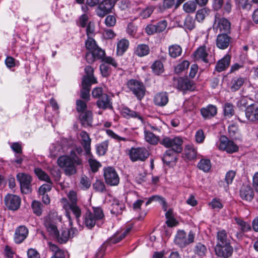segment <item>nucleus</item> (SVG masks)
<instances>
[{
    "instance_id": "0e129e2a",
    "label": "nucleus",
    "mask_w": 258,
    "mask_h": 258,
    "mask_svg": "<svg viewBox=\"0 0 258 258\" xmlns=\"http://www.w3.org/2000/svg\"><path fill=\"white\" fill-rule=\"evenodd\" d=\"M212 209H221L223 207V205L222 204L220 200L217 199H213L212 201L209 203Z\"/></svg>"
},
{
    "instance_id": "69168bd1",
    "label": "nucleus",
    "mask_w": 258,
    "mask_h": 258,
    "mask_svg": "<svg viewBox=\"0 0 258 258\" xmlns=\"http://www.w3.org/2000/svg\"><path fill=\"white\" fill-rule=\"evenodd\" d=\"M184 25L187 29L192 30L195 27V20L190 16L187 17L184 20Z\"/></svg>"
},
{
    "instance_id": "a878e982",
    "label": "nucleus",
    "mask_w": 258,
    "mask_h": 258,
    "mask_svg": "<svg viewBox=\"0 0 258 258\" xmlns=\"http://www.w3.org/2000/svg\"><path fill=\"white\" fill-rule=\"evenodd\" d=\"M230 60L231 55L229 54H226L217 61L215 66V71L220 73L226 70L230 65Z\"/></svg>"
},
{
    "instance_id": "4468645a",
    "label": "nucleus",
    "mask_w": 258,
    "mask_h": 258,
    "mask_svg": "<svg viewBox=\"0 0 258 258\" xmlns=\"http://www.w3.org/2000/svg\"><path fill=\"white\" fill-rule=\"evenodd\" d=\"M234 220L238 228V230L234 231L235 235L238 240H242L244 236V233L251 230V225L248 222L238 217H235Z\"/></svg>"
},
{
    "instance_id": "ea45409f",
    "label": "nucleus",
    "mask_w": 258,
    "mask_h": 258,
    "mask_svg": "<svg viewBox=\"0 0 258 258\" xmlns=\"http://www.w3.org/2000/svg\"><path fill=\"white\" fill-rule=\"evenodd\" d=\"M150 52V48L148 45L142 44L137 46L135 53L139 56L142 57L148 55Z\"/></svg>"
},
{
    "instance_id": "ddd939ff",
    "label": "nucleus",
    "mask_w": 258,
    "mask_h": 258,
    "mask_svg": "<svg viewBox=\"0 0 258 258\" xmlns=\"http://www.w3.org/2000/svg\"><path fill=\"white\" fill-rule=\"evenodd\" d=\"M217 146L219 150L225 151L228 153H233L238 150V147L225 136L220 137Z\"/></svg>"
},
{
    "instance_id": "864d4df0",
    "label": "nucleus",
    "mask_w": 258,
    "mask_h": 258,
    "mask_svg": "<svg viewBox=\"0 0 258 258\" xmlns=\"http://www.w3.org/2000/svg\"><path fill=\"white\" fill-rule=\"evenodd\" d=\"M87 102L85 100L78 99L76 101V110L80 113L86 111L87 108Z\"/></svg>"
},
{
    "instance_id": "f704fd0d",
    "label": "nucleus",
    "mask_w": 258,
    "mask_h": 258,
    "mask_svg": "<svg viewBox=\"0 0 258 258\" xmlns=\"http://www.w3.org/2000/svg\"><path fill=\"white\" fill-rule=\"evenodd\" d=\"M211 10L207 7H204L198 10L196 14V19L199 22H203L205 19L210 15Z\"/></svg>"
},
{
    "instance_id": "79ce46f5",
    "label": "nucleus",
    "mask_w": 258,
    "mask_h": 258,
    "mask_svg": "<svg viewBox=\"0 0 258 258\" xmlns=\"http://www.w3.org/2000/svg\"><path fill=\"white\" fill-rule=\"evenodd\" d=\"M194 252L195 254L199 256H204L206 255L207 252L206 246L201 242L196 244L194 249Z\"/></svg>"
},
{
    "instance_id": "f257e3e1",
    "label": "nucleus",
    "mask_w": 258,
    "mask_h": 258,
    "mask_svg": "<svg viewBox=\"0 0 258 258\" xmlns=\"http://www.w3.org/2000/svg\"><path fill=\"white\" fill-rule=\"evenodd\" d=\"M83 149L81 147L72 150L69 155H62L57 160L58 166L67 176H71L77 172V167H83Z\"/></svg>"
},
{
    "instance_id": "de8ad7c7",
    "label": "nucleus",
    "mask_w": 258,
    "mask_h": 258,
    "mask_svg": "<svg viewBox=\"0 0 258 258\" xmlns=\"http://www.w3.org/2000/svg\"><path fill=\"white\" fill-rule=\"evenodd\" d=\"M153 201L159 202L162 205L164 210H167L166 203L165 199L163 198L158 196H153L148 199L147 202L145 204L146 206H147L150 204H151Z\"/></svg>"
},
{
    "instance_id": "bb28decb",
    "label": "nucleus",
    "mask_w": 258,
    "mask_h": 258,
    "mask_svg": "<svg viewBox=\"0 0 258 258\" xmlns=\"http://www.w3.org/2000/svg\"><path fill=\"white\" fill-rule=\"evenodd\" d=\"M96 104L98 108L103 110L113 109L112 102L107 94H104L101 97L99 98L96 102Z\"/></svg>"
},
{
    "instance_id": "3c124183",
    "label": "nucleus",
    "mask_w": 258,
    "mask_h": 258,
    "mask_svg": "<svg viewBox=\"0 0 258 258\" xmlns=\"http://www.w3.org/2000/svg\"><path fill=\"white\" fill-rule=\"evenodd\" d=\"M153 72L156 75H159L164 72L163 64L159 60L155 61L152 65Z\"/></svg>"
},
{
    "instance_id": "4be33fe9",
    "label": "nucleus",
    "mask_w": 258,
    "mask_h": 258,
    "mask_svg": "<svg viewBox=\"0 0 258 258\" xmlns=\"http://www.w3.org/2000/svg\"><path fill=\"white\" fill-rule=\"evenodd\" d=\"M245 116L250 121L258 120V105L250 104L245 110Z\"/></svg>"
},
{
    "instance_id": "e433bc0d",
    "label": "nucleus",
    "mask_w": 258,
    "mask_h": 258,
    "mask_svg": "<svg viewBox=\"0 0 258 258\" xmlns=\"http://www.w3.org/2000/svg\"><path fill=\"white\" fill-rule=\"evenodd\" d=\"M217 242L216 245L228 244L230 243V240L227 238V234L225 230L219 231L217 234Z\"/></svg>"
},
{
    "instance_id": "6e6d98bb",
    "label": "nucleus",
    "mask_w": 258,
    "mask_h": 258,
    "mask_svg": "<svg viewBox=\"0 0 258 258\" xmlns=\"http://www.w3.org/2000/svg\"><path fill=\"white\" fill-rule=\"evenodd\" d=\"M224 112L225 116L228 117L232 116L234 114L233 105L230 103H226L224 105Z\"/></svg>"
},
{
    "instance_id": "2f4dec72",
    "label": "nucleus",
    "mask_w": 258,
    "mask_h": 258,
    "mask_svg": "<svg viewBox=\"0 0 258 258\" xmlns=\"http://www.w3.org/2000/svg\"><path fill=\"white\" fill-rule=\"evenodd\" d=\"M130 42L128 40L122 38L119 40L116 45V54L117 55H122L127 50Z\"/></svg>"
},
{
    "instance_id": "e2e57ef3",
    "label": "nucleus",
    "mask_w": 258,
    "mask_h": 258,
    "mask_svg": "<svg viewBox=\"0 0 258 258\" xmlns=\"http://www.w3.org/2000/svg\"><path fill=\"white\" fill-rule=\"evenodd\" d=\"M154 25L155 26L157 33H160L165 30L167 26V22L166 20H162Z\"/></svg>"
},
{
    "instance_id": "6e6552de",
    "label": "nucleus",
    "mask_w": 258,
    "mask_h": 258,
    "mask_svg": "<svg viewBox=\"0 0 258 258\" xmlns=\"http://www.w3.org/2000/svg\"><path fill=\"white\" fill-rule=\"evenodd\" d=\"M34 172L40 180L47 182V183L43 184L39 188L38 192L39 195H44L47 192L49 191L51 189L52 184V182L50 177L39 168H35L34 169Z\"/></svg>"
},
{
    "instance_id": "f3484780",
    "label": "nucleus",
    "mask_w": 258,
    "mask_h": 258,
    "mask_svg": "<svg viewBox=\"0 0 258 258\" xmlns=\"http://www.w3.org/2000/svg\"><path fill=\"white\" fill-rule=\"evenodd\" d=\"M114 6L108 0H103L99 3L96 9V13L98 16L101 18L110 13Z\"/></svg>"
},
{
    "instance_id": "a211bd4d",
    "label": "nucleus",
    "mask_w": 258,
    "mask_h": 258,
    "mask_svg": "<svg viewBox=\"0 0 258 258\" xmlns=\"http://www.w3.org/2000/svg\"><path fill=\"white\" fill-rule=\"evenodd\" d=\"M216 254L222 258H229L233 252V248L230 243L220 245H216L215 248Z\"/></svg>"
},
{
    "instance_id": "72a5a7b5",
    "label": "nucleus",
    "mask_w": 258,
    "mask_h": 258,
    "mask_svg": "<svg viewBox=\"0 0 258 258\" xmlns=\"http://www.w3.org/2000/svg\"><path fill=\"white\" fill-rule=\"evenodd\" d=\"M111 213L116 215L121 214L122 211L124 209L125 206L121 202L117 199H114L111 204Z\"/></svg>"
},
{
    "instance_id": "37998d69",
    "label": "nucleus",
    "mask_w": 258,
    "mask_h": 258,
    "mask_svg": "<svg viewBox=\"0 0 258 258\" xmlns=\"http://www.w3.org/2000/svg\"><path fill=\"white\" fill-rule=\"evenodd\" d=\"M122 114L123 115L127 118H138L142 120L143 118L137 112L132 110L127 107H124L122 110Z\"/></svg>"
},
{
    "instance_id": "c03bdc74",
    "label": "nucleus",
    "mask_w": 258,
    "mask_h": 258,
    "mask_svg": "<svg viewBox=\"0 0 258 258\" xmlns=\"http://www.w3.org/2000/svg\"><path fill=\"white\" fill-rule=\"evenodd\" d=\"M108 142L104 141L96 146V150L97 154L99 156L104 155L108 149Z\"/></svg>"
},
{
    "instance_id": "774afa93",
    "label": "nucleus",
    "mask_w": 258,
    "mask_h": 258,
    "mask_svg": "<svg viewBox=\"0 0 258 258\" xmlns=\"http://www.w3.org/2000/svg\"><path fill=\"white\" fill-rule=\"evenodd\" d=\"M100 70L102 75L104 77H108L111 72L110 67L105 63H102L100 65Z\"/></svg>"
},
{
    "instance_id": "c85d7f7f",
    "label": "nucleus",
    "mask_w": 258,
    "mask_h": 258,
    "mask_svg": "<svg viewBox=\"0 0 258 258\" xmlns=\"http://www.w3.org/2000/svg\"><path fill=\"white\" fill-rule=\"evenodd\" d=\"M217 112V108L216 106L213 105H209L206 107H203L201 109V113L203 117L205 119H209L214 116Z\"/></svg>"
},
{
    "instance_id": "9d476101",
    "label": "nucleus",
    "mask_w": 258,
    "mask_h": 258,
    "mask_svg": "<svg viewBox=\"0 0 258 258\" xmlns=\"http://www.w3.org/2000/svg\"><path fill=\"white\" fill-rule=\"evenodd\" d=\"M16 177L20 183L22 192L25 194H28L31 192L32 177L25 173H19L17 174Z\"/></svg>"
},
{
    "instance_id": "473e14b6",
    "label": "nucleus",
    "mask_w": 258,
    "mask_h": 258,
    "mask_svg": "<svg viewBox=\"0 0 258 258\" xmlns=\"http://www.w3.org/2000/svg\"><path fill=\"white\" fill-rule=\"evenodd\" d=\"M144 139L145 141L149 144L156 145L158 142L160 143V140L158 136H156L153 133L145 128L144 130Z\"/></svg>"
},
{
    "instance_id": "7ed1b4c3",
    "label": "nucleus",
    "mask_w": 258,
    "mask_h": 258,
    "mask_svg": "<svg viewBox=\"0 0 258 258\" xmlns=\"http://www.w3.org/2000/svg\"><path fill=\"white\" fill-rule=\"evenodd\" d=\"M102 209L99 207H92V210H88L83 216V223L88 229H92L95 225H99L104 219Z\"/></svg>"
},
{
    "instance_id": "0eeeda50",
    "label": "nucleus",
    "mask_w": 258,
    "mask_h": 258,
    "mask_svg": "<svg viewBox=\"0 0 258 258\" xmlns=\"http://www.w3.org/2000/svg\"><path fill=\"white\" fill-rule=\"evenodd\" d=\"M126 86L138 100H141L144 98L146 88L142 82L135 79H131L127 81Z\"/></svg>"
},
{
    "instance_id": "13d9d810",
    "label": "nucleus",
    "mask_w": 258,
    "mask_h": 258,
    "mask_svg": "<svg viewBox=\"0 0 258 258\" xmlns=\"http://www.w3.org/2000/svg\"><path fill=\"white\" fill-rule=\"evenodd\" d=\"M174 152H175L173 151L172 149L166 151L163 157V161L164 162L166 163L167 164H169L174 158L173 156Z\"/></svg>"
},
{
    "instance_id": "680f3d73",
    "label": "nucleus",
    "mask_w": 258,
    "mask_h": 258,
    "mask_svg": "<svg viewBox=\"0 0 258 258\" xmlns=\"http://www.w3.org/2000/svg\"><path fill=\"white\" fill-rule=\"evenodd\" d=\"M251 99L247 97H242L237 102V105L239 108H245L249 106L248 104L251 102Z\"/></svg>"
},
{
    "instance_id": "bf43d9fd",
    "label": "nucleus",
    "mask_w": 258,
    "mask_h": 258,
    "mask_svg": "<svg viewBox=\"0 0 258 258\" xmlns=\"http://www.w3.org/2000/svg\"><path fill=\"white\" fill-rule=\"evenodd\" d=\"M105 54L103 55L102 58H100L99 59H101L102 61L104 62L105 63L109 64L111 65L114 68H117L118 67V63L116 61V60L111 57V56H105Z\"/></svg>"
},
{
    "instance_id": "c756f323",
    "label": "nucleus",
    "mask_w": 258,
    "mask_h": 258,
    "mask_svg": "<svg viewBox=\"0 0 258 258\" xmlns=\"http://www.w3.org/2000/svg\"><path fill=\"white\" fill-rule=\"evenodd\" d=\"M168 95L166 92L157 93L154 98L155 104L160 107L165 106L168 102Z\"/></svg>"
},
{
    "instance_id": "5701e85b",
    "label": "nucleus",
    "mask_w": 258,
    "mask_h": 258,
    "mask_svg": "<svg viewBox=\"0 0 258 258\" xmlns=\"http://www.w3.org/2000/svg\"><path fill=\"white\" fill-rule=\"evenodd\" d=\"M231 38L227 34L221 33L218 35L216 39V46L220 49H225L229 45Z\"/></svg>"
},
{
    "instance_id": "20e7f679",
    "label": "nucleus",
    "mask_w": 258,
    "mask_h": 258,
    "mask_svg": "<svg viewBox=\"0 0 258 258\" xmlns=\"http://www.w3.org/2000/svg\"><path fill=\"white\" fill-rule=\"evenodd\" d=\"M85 46L88 51L86 53V58L89 63L102 58L105 54L104 50L98 47L95 40L92 37L88 38L85 42Z\"/></svg>"
},
{
    "instance_id": "a18cd8bd",
    "label": "nucleus",
    "mask_w": 258,
    "mask_h": 258,
    "mask_svg": "<svg viewBox=\"0 0 258 258\" xmlns=\"http://www.w3.org/2000/svg\"><path fill=\"white\" fill-rule=\"evenodd\" d=\"M54 236L56 237L58 241L61 243H66L70 238L69 230L68 229L62 230L60 234L58 232V234Z\"/></svg>"
},
{
    "instance_id": "aec40b11",
    "label": "nucleus",
    "mask_w": 258,
    "mask_h": 258,
    "mask_svg": "<svg viewBox=\"0 0 258 258\" xmlns=\"http://www.w3.org/2000/svg\"><path fill=\"white\" fill-rule=\"evenodd\" d=\"M92 83L89 82V78L83 77L82 82V88L80 92L81 98L88 101L90 100V91Z\"/></svg>"
},
{
    "instance_id": "cd10ccee",
    "label": "nucleus",
    "mask_w": 258,
    "mask_h": 258,
    "mask_svg": "<svg viewBox=\"0 0 258 258\" xmlns=\"http://www.w3.org/2000/svg\"><path fill=\"white\" fill-rule=\"evenodd\" d=\"M254 196L253 189L249 185L243 184L240 190V196L244 200L250 201Z\"/></svg>"
},
{
    "instance_id": "09e8293b",
    "label": "nucleus",
    "mask_w": 258,
    "mask_h": 258,
    "mask_svg": "<svg viewBox=\"0 0 258 258\" xmlns=\"http://www.w3.org/2000/svg\"><path fill=\"white\" fill-rule=\"evenodd\" d=\"M185 155L187 159L192 160L196 157L197 150L191 145L186 146L185 148Z\"/></svg>"
},
{
    "instance_id": "603ef678",
    "label": "nucleus",
    "mask_w": 258,
    "mask_h": 258,
    "mask_svg": "<svg viewBox=\"0 0 258 258\" xmlns=\"http://www.w3.org/2000/svg\"><path fill=\"white\" fill-rule=\"evenodd\" d=\"M42 204L37 201H33L31 204V208L34 214L38 216L42 214Z\"/></svg>"
},
{
    "instance_id": "6ab92c4d",
    "label": "nucleus",
    "mask_w": 258,
    "mask_h": 258,
    "mask_svg": "<svg viewBox=\"0 0 258 258\" xmlns=\"http://www.w3.org/2000/svg\"><path fill=\"white\" fill-rule=\"evenodd\" d=\"M58 219L51 217L48 215L44 218V225L47 231L53 235L58 234V229L56 225V221Z\"/></svg>"
},
{
    "instance_id": "f03ea898",
    "label": "nucleus",
    "mask_w": 258,
    "mask_h": 258,
    "mask_svg": "<svg viewBox=\"0 0 258 258\" xmlns=\"http://www.w3.org/2000/svg\"><path fill=\"white\" fill-rule=\"evenodd\" d=\"M67 198H63L60 200V203L63 209L65 210L66 216L69 220L70 224H72V219L71 216V212L75 216L78 222L82 215L81 208L78 205V197L77 192L74 190H70L67 194Z\"/></svg>"
},
{
    "instance_id": "f8f14e48",
    "label": "nucleus",
    "mask_w": 258,
    "mask_h": 258,
    "mask_svg": "<svg viewBox=\"0 0 258 258\" xmlns=\"http://www.w3.org/2000/svg\"><path fill=\"white\" fill-rule=\"evenodd\" d=\"M208 41L199 46L193 53V58L196 61H202L205 63L209 62L210 48L207 45Z\"/></svg>"
},
{
    "instance_id": "5fc2aeb1",
    "label": "nucleus",
    "mask_w": 258,
    "mask_h": 258,
    "mask_svg": "<svg viewBox=\"0 0 258 258\" xmlns=\"http://www.w3.org/2000/svg\"><path fill=\"white\" fill-rule=\"evenodd\" d=\"M189 66V63L187 60H184L181 63L178 64L174 69V71L176 74H179L187 69Z\"/></svg>"
},
{
    "instance_id": "4c0bfd02",
    "label": "nucleus",
    "mask_w": 258,
    "mask_h": 258,
    "mask_svg": "<svg viewBox=\"0 0 258 258\" xmlns=\"http://www.w3.org/2000/svg\"><path fill=\"white\" fill-rule=\"evenodd\" d=\"M49 248L53 252L51 258H65L66 255L63 250L60 249L57 245L51 243H49Z\"/></svg>"
},
{
    "instance_id": "49530a36",
    "label": "nucleus",
    "mask_w": 258,
    "mask_h": 258,
    "mask_svg": "<svg viewBox=\"0 0 258 258\" xmlns=\"http://www.w3.org/2000/svg\"><path fill=\"white\" fill-rule=\"evenodd\" d=\"M198 168L205 172H208L211 168V161L209 159H201L198 164Z\"/></svg>"
},
{
    "instance_id": "412c9836",
    "label": "nucleus",
    "mask_w": 258,
    "mask_h": 258,
    "mask_svg": "<svg viewBox=\"0 0 258 258\" xmlns=\"http://www.w3.org/2000/svg\"><path fill=\"white\" fill-rule=\"evenodd\" d=\"M80 143L83 146L86 155H91V139L89 134L85 131H82L80 133Z\"/></svg>"
},
{
    "instance_id": "b1692460",
    "label": "nucleus",
    "mask_w": 258,
    "mask_h": 258,
    "mask_svg": "<svg viewBox=\"0 0 258 258\" xmlns=\"http://www.w3.org/2000/svg\"><path fill=\"white\" fill-rule=\"evenodd\" d=\"M217 14L215 16V23L218 22V28L222 33L227 34L230 32L231 24L229 21L224 18H219Z\"/></svg>"
},
{
    "instance_id": "c9c22d12",
    "label": "nucleus",
    "mask_w": 258,
    "mask_h": 258,
    "mask_svg": "<svg viewBox=\"0 0 258 258\" xmlns=\"http://www.w3.org/2000/svg\"><path fill=\"white\" fill-rule=\"evenodd\" d=\"M182 49L181 47L176 44L171 45L168 47V54L169 56L173 58H175L182 54Z\"/></svg>"
},
{
    "instance_id": "39448f33",
    "label": "nucleus",
    "mask_w": 258,
    "mask_h": 258,
    "mask_svg": "<svg viewBox=\"0 0 258 258\" xmlns=\"http://www.w3.org/2000/svg\"><path fill=\"white\" fill-rule=\"evenodd\" d=\"M160 144L166 148H171L175 153H179L182 150L183 141L179 137L170 138L164 136L160 140Z\"/></svg>"
},
{
    "instance_id": "423d86ee",
    "label": "nucleus",
    "mask_w": 258,
    "mask_h": 258,
    "mask_svg": "<svg viewBox=\"0 0 258 258\" xmlns=\"http://www.w3.org/2000/svg\"><path fill=\"white\" fill-rule=\"evenodd\" d=\"M195 233L192 231H190L186 237V234L183 230H178L174 239V243L179 247L183 248L187 245L194 242Z\"/></svg>"
},
{
    "instance_id": "9b49d317",
    "label": "nucleus",
    "mask_w": 258,
    "mask_h": 258,
    "mask_svg": "<svg viewBox=\"0 0 258 258\" xmlns=\"http://www.w3.org/2000/svg\"><path fill=\"white\" fill-rule=\"evenodd\" d=\"M173 85L177 89L182 91H193L195 88V85L192 81L189 80L187 78H173Z\"/></svg>"
},
{
    "instance_id": "1a4fd4ad",
    "label": "nucleus",
    "mask_w": 258,
    "mask_h": 258,
    "mask_svg": "<svg viewBox=\"0 0 258 258\" xmlns=\"http://www.w3.org/2000/svg\"><path fill=\"white\" fill-rule=\"evenodd\" d=\"M103 177L106 183L110 186H116L119 183L118 174L113 167L107 166L103 168Z\"/></svg>"
},
{
    "instance_id": "393cba45",
    "label": "nucleus",
    "mask_w": 258,
    "mask_h": 258,
    "mask_svg": "<svg viewBox=\"0 0 258 258\" xmlns=\"http://www.w3.org/2000/svg\"><path fill=\"white\" fill-rule=\"evenodd\" d=\"M28 229L25 226H20L15 231L14 240L17 243H21L27 237Z\"/></svg>"
},
{
    "instance_id": "a19ab883",
    "label": "nucleus",
    "mask_w": 258,
    "mask_h": 258,
    "mask_svg": "<svg viewBox=\"0 0 258 258\" xmlns=\"http://www.w3.org/2000/svg\"><path fill=\"white\" fill-rule=\"evenodd\" d=\"M244 82L243 78L241 77L234 78L231 82L230 89L232 91H236L239 90L242 86Z\"/></svg>"
},
{
    "instance_id": "2eb2a0df",
    "label": "nucleus",
    "mask_w": 258,
    "mask_h": 258,
    "mask_svg": "<svg viewBox=\"0 0 258 258\" xmlns=\"http://www.w3.org/2000/svg\"><path fill=\"white\" fill-rule=\"evenodd\" d=\"M4 202L9 210L16 211L20 207L21 199L17 195L9 194L5 197Z\"/></svg>"
},
{
    "instance_id": "58836bf2",
    "label": "nucleus",
    "mask_w": 258,
    "mask_h": 258,
    "mask_svg": "<svg viewBox=\"0 0 258 258\" xmlns=\"http://www.w3.org/2000/svg\"><path fill=\"white\" fill-rule=\"evenodd\" d=\"M197 8V3L194 1H188L184 3L182 6V9L183 11L188 14L195 13Z\"/></svg>"
},
{
    "instance_id": "7c9ffc66",
    "label": "nucleus",
    "mask_w": 258,
    "mask_h": 258,
    "mask_svg": "<svg viewBox=\"0 0 258 258\" xmlns=\"http://www.w3.org/2000/svg\"><path fill=\"white\" fill-rule=\"evenodd\" d=\"M79 118L82 124L85 127L92 125L93 121L92 112L90 110H86L80 114Z\"/></svg>"
},
{
    "instance_id": "dca6fc26",
    "label": "nucleus",
    "mask_w": 258,
    "mask_h": 258,
    "mask_svg": "<svg viewBox=\"0 0 258 258\" xmlns=\"http://www.w3.org/2000/svg\"><path fill=\"white\" fill-rule=\"evenodd\" d=\"M149 152L145 148H132L130 152L131 159L133 161H144L149 156Z\"/></svg>"
},
{
    "instance_id": "8fccbe9b",
    "label": "nucleus",
    "mask_w": 258,
    "mask_h": 258,
    "mask_svg": "<svg viewBox=\"0 0 258 258\" xmlns=\"http://www.w3.org/2000/svg\"><path fill=\"white\" fill-rule=\"evenodd\" d=\"M88 156V162L93 172H95L98 171V168L101 166L100 163L94 158L91 153V155H86Z\"/></svg>"
},
{
    "instance_id": "052dcab7",
    "label": "nucleus",
    "mask_w": 258,
    "mask_h": 258,
    "mask_svg": "<svg viewBox=\"0 0 258 258\" xmlns=\"http://www.w3.org/2000/svg\"><path fill=\"white\" fill-rule=\"evenodd\" d=\"M93 188L98 192H103L105 191V185L103 181L96 180L93 184Z\"/></svg>"
},
{
    "instance_id": "4d7b16f0",
    "label": "nucleus",
    "mask_w": 258,
    "mask_h": 258,
    "mask_svg": "<svg viewBox=\"0 0 258 258\" xmlns=\"http://www.w3.org/2000/svg\"><path fill=\"white\" fill-rule=\"evenodd\" d=\"M94 70L90 66H87L85 68V72L86 75L84 77H87L89 78V82L91 83H96L97 81L96 79L93 76Z\"/></svg>"
},
{
    "instance_id": "338daca9",
    "label": "nucleus",
    "mask_w": 258,
    "mask_h": 258,
    "mask_svg": "<svg viewBox=\"0 0 258 258\" xmlns=\"http://www.w3.org/2000/svg\"><path fill=\"white\" fill-rule=\"evenodd\" d=\"M153 10L154 8L153 7H147L140 13V16L143 19L147 18L151 16Z\"/></svg>"
}]
</instances>
